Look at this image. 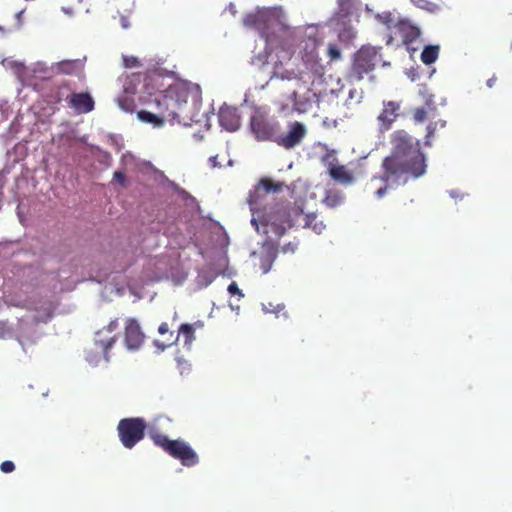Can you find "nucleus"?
I'll return each instance as SVG.
<instances>
[{"mask_svg":"<svg viewBox=\"0 0 512 512\" xmlns=\"http://www.w3.org/2000/svg\"><path fill=\"white\" fill-rule=\"evenodd\" d=\"M251 223L260 232L261 225L263 233L270 232L276 237H281L287 229L293 226H310L315 220L314 215H304L303 210L297 206H290L289 203H277L270 207H261L252 212Z\"/></svg>","mask_w":512,"mask_h":512,"instance_id":"nucleus-2","label":"nucleus"},{"mask_svg":"<svg viewBox=\"0 0 512 512\" xmlns=\"http://www.w3.org/2000/svg\"><path fill=\"white\" fill-rule=\"evenodd\" d=\"M306 57H307L306 61L310 63L311 69L314 70L315 73H320L321 70H322V67L318 63V61L316 60V53H315V51L308 52Z\"/></svg>","mask_w":512,"mask_h":512,"instance_id":"nucleus-26","label":"nucleus"},{"mask_svg":"<svg viewBox=\"0 0 512 512\" xmlns=\"http://www.w3.org/2000/svg\"><path fill=\"white\" fill-rule=\"evenodd\" d=\"M81 67L79 60H63L57 64V68L64 74H74Z\"/></svg>","mask_w":512,"mask_h":512,"instance_id":"nucleus-23","label":"nucleus"},{"mask_svg":"<svg viewBox=\"0 0 512 512\" xmlns=\"http://www.w3.org/2000/svg\"><path fill=\"white\" fill-rule=\"evenodd\" d=\"M52 315L53 308L52 305L49 303L48 306L45 308L44 312L36 317V321L46 323L52 318Z\"/></svg>","mask_w":512,"mask_h":512,"instance_id":"nucleus-28","label":"nucleus"},{"mask_svg":"<svg viewBox=\"0 0 512 512\" xmlns=\"http://www.w3.org/2000/svg\"><path fill=\"white\" fill-rule=\"evenodd\" d=\"M299 242L294 240L290 241L283 246H281V252L284 254H294L296 250L298 249Z\"/></svg>","mask_w":512,"mask_h":512,"instance_id":"nucleus-29","label":"nucleus"},{"mask_svg":"<svg viewBox=\"0 0 512 512\" xmlns=\"http://www.w3.org/2000/svg\"><path fill=\"white\" fill-rule=\"evenodd\" d=\"M123 62L126 68L138 67L140 65L139 60L134 56H124Z\"/></svg>","mask_w":512,"mask_h":512,"instance_id":"nucleus-35","label":"nucleus"},{"mask_svg":"<svg viewBox=\"0 0 512 512\" xmlns=\"http://www.w3.org/2000/svg\"><path fill=\"white\" fill-rule=\"evenodd\" d=\"M268 20L269 17L266 13L258 11L255 13L247 14L243 18V24L248 28L257 29L260 32L261 37L265 38L266 41H269V36L265 32Z\"/></svg>","mask_w":512,"mask_h":512,"instance_id":"nucleus-17","label":"nucleus"},{"mask_svg":"<svg viewBox=\"0 0 512 512\" xmlns=\"http://www.w3.org/2000/svg\"><path fill=\"white\" fill-rule=\"evenodd\" d=\"M144 341V334L136 320L129 319L125 327V344L128 349H139Z\"/></svg>","mask_w":512,"mask_h":512,"instance_id":"nucleus-15","label":"nucleus"},{"mask_svg":"<svg viewBox=\"0 0 512 512\" xmlns=\"http://www.w3.org/2000/svg\"><path fill=\"white\" fill-rule=\"evenodd\" d=\"M160 76L149 78L146 84V89L149 90V85L152 82H158ZM149 96L144 98V102L148 105V110H141L137 113L139 120L145 123H150L155 127H160L164 124L165 120H172L168 111H165V106L160 102L158 103V96L156 93L147 91Z\"/></svg>","mask_w":512,"mask_h":512,"instance_id":"nucleus-5","label":"nucleus"},{"mask_svg":"<svg viewBox=\"0 0 512 512\" xmlns=\"http://www.w3.org/2000/svg\"><path fill=\"white\" fill-rule=\"evenodd\" d=\"M153 443L162 448L168 455L180 461L185 467H192L199 463V457L194 449L185 441L170 440L166 435L155 430L149 432Z\"/></svg>","mask_w":512,"mask_h":512,"instance_id":"nucleus-3","label":"nucleus"},{"mask_svg":"<svg viewBox=\"0 0 512 512\" xmlns=\"http://www.w3.org/2000/svg\"><path fill=\"white\" fill-rule=\"evenodd\" d=\"M395 33L398 34L402 43L406 46L415 42L421 35L420 28L409 20L399 19L394 25Z\"/></svg>","mask_w":512,"mask_h":512,"instance_id":"nucleus-11","label":"nucleus"},{"mask_svg":"<svg viewBox=\"0 0 512 512\" xmlns=\"http://www.w3.org/2000/svg\"><path fill=\"white\" fill-rule=\"evenodd\" d=\"M355 36L356 32L352 27L344 28L339 31V38L341 40H352Z\"/></svg>","mask_w":512,"mask_h":512,"instance_id":"nucleus-31","label":"nucleus"},{"mask_svg":"<svg viewBox=\"0 0 512 512\" xmlns=\"http://www.w3.org/2000/svg\"><path fill=\"white\" fill-rule=\"evenodd\" d=\"M338 12L337 19L345 23V19L354 13L355 7L353 0H337Z\"/></svg>","mask_w":512,"mask_h":512,"instance_id":"nucleus-21","label":"nucleus"},{"mask_svg":"<svg viewBox=\"0 0 512 512\" xmlns=\"http://www.w3.org/2000/svg\"><path fill=\"white\" fill-rule=\"evenodd\" d=\"M66 100L69 107L78 114L89 113L94 109V100L88 92L71 93Z\"/></svg>","mask_w":512,"mask_h":512,"instance_id":"nucleus-12","label":"nucleus"},{"mask_svg":"<svg viewBox=\"0 0 512 512\" xmlns=\"http://www.w3.org/2000/svg\"><path fill=\"white\" fill-rule=\"evenodd\" d=\"M194 327L193 325L191 324H188V323H185V324H182L179 328H178V332L177 334H174V332H170L169 334V337L167 339V342L166 343H162L160 341H155L154 344L155 346L160 350V351H164L166 348L174 345L177 343V341L179 340V336L180 335H183L185 337V344H191L192 341L194 340Z\"/></svg>","mask_w":512,"mask_h":512,"instance_id":"nucleus-13","label":"nucleus"},{"mask_svg":"<svg viewBox=\"0 0 512 512\" xmlns=\"http://www.w3.org/2000/svg\"><path fill=\"white\" fill-rule=\"evenodd\" d=\"M497 81V77L495 75H493L491 78H489L486 82V85L489 87V88H492L495 83Z\"/></svg>","mask_w":512,"mask_h":512,"instance_id":"nucleus-40","label":"nucleus"},{"mask_svg":"<svg viewBox=\"0 0 512 512\" xmlns=\"http://www.w3.org/2000/svg\"><path fill=\"white\" fill-rule=\"evenodd\" d=\"M286 187L284 182L276 181L270 177H262L248 196L251 211L255 212L259 210L268 194L281 193Z\"/></svg>","mask_w":512,"mask_h":512,"instance_id":"nucleus-9","label":"nucleus"},{"mask_svg":"<svg viewBox=\"0 0 512 512\" xmlns=\"http://www.w3.org/2000/svg\"><path fill=\"white\" fill-rule=\"evenodd\" d=\"M249 127L257 141L274 142L276 134L280 130L279 122L271 119L268 114L261 109H256L252 113Z\"/></svg>","mask_w":512,"mask_h":512,"instance_id":"nucleus-7","label":"nucleus"},{"mask_svg":"<svg viewBox=\"0 0 512 512\" xmlns=\"http://www.w3.org/2000/svg\"><path fill=\"white\" fill-rule=\"evenodd\" d=\"M427 115H428L427 110L424 107L416 108L413 111V120L416 123H422L427 119Z\"/></svg>","mask_w":512,"mask_h":512,"instance_id":"nucleus-27","label":"nucleus"},{"mask_svg":"<svg viewBox=\"0 0 512 512\" xmlns=\"http://www.w3.org/2000/svg\"><path fill=\"white\" fill-rule=\"evenodd\" d=\"M113 180L119 183L122 187L126 188L128 186V181L125 174L121 171H115L113 174Z\"/></svg>","mask_w":512,"mask_h":512,"instance_id":"nucleus-34","label":"nucleus"},{"mask_svg":"<svg viewBox=\"0 0 512 512\" xmlns=\"http://www.w3.org/2000/svg\"><path fill=\"white\" fill-rule=\"evenodd\" d=\"M390 144V154L381 163V174L367 183L368 190L377 199L384 198L393 185L406 184L427 172V159L420 140L399 129L390 135Z\"/></svg>","mask_w":512,"mask_h":512,"instance_id":"nucleus-1","label":"nucleus"},{"mask_svg":"<svg viewBox=\"0 0 512 512\" xmlns=\"http://www.w3.org/2000/svg\"><path fill=\"white\" fill-rule=\"evenodd\" d=\"M381 48L373 46H362L354 55L352 64V76L356 80L372 72L376 64L381 60Z\"/></svg>","mask_w":512,"mask_h":512,"instance_id":"nucleus-8","label":"nucleus"},{"mask_svg":"<svg viewBox=\"0 0 512 512\" xmlns=\"http://www.w3.org/2000/svg\"><path fill=\"white\" fill-rule=\"evenodd\" d=\"M118 327V323L116 320L114 321H111L106 328H104L103 330H100L96 333V339H95V342L97 345H99V347L102 349V351L104 352V354L106 355L108 350L114 345V343L116 342V336H110L108 338H101V335L103 334V332L106 330L107 332L109 333H112L113 331H115Z\"/></svg>","mask_w":512,"mask_h":512,"instance_id":"nucleus-20","label":"nucleus"},{"mask_svg":"<svg viewBox=\"0 0 512 512\" xmlns=\"http://www.w3.org/2000/svg\"><path fill=\"white\" fill-rule=\"evenodd\" d=\"M190 88L184 83H175L163 91L155 92L158 96V103L165 106V111L171 115V119L177 117L178 111L187 103L190 96Z\"/></svg>","mask_w":512,"mask_h":512,"instance_id":"nucleus-4","label":"nucleus"},{"mask_svg":"<svg viewBox=\"0 0 512 512\" xmlns=\"http://www.w3.org/2000/svg\"><path fill=\"white\" fill-rule=\"evenodd\" d=\"M219 124L227 131L234 132L240 127V116L236 108L224 106L218 113Z\"/></svg>","mask_w":512,"mask_h":512,"instance_id":"nucleus-16","label":"nucleus"},{"mask_svg":"<svg viewBox=\"0 0 512 512\" xmlns=\"http://www.w3.org/2000/svg\"><path fill=\"white\" fill-rule=\"evenodd\" d=\"M158 332H159V334H161V335H165V334H167V333H169V334H170V332H171V331H169V325H168V323H166V322L161 323V324L159 325V327H158Z\"/></svg>","mask_w":512,"mask_h":512,"instance_id":"nucleus-39","label":"nucleus"},{"mask_svg":"<svg viewBox=\"0 0 512 512\" xmlns=\"http://www.w3.org/2000/svg\"><path fill=\"white\" fill-rule=\"evenodd\" d=\"M290 99L293 101L294 109L299 113L307 112L312 106L311 101L308 98H299L296 91L292 92Z\"/></svg>","mask_w":512,"mask_h":512,"instance_id":"nucleus-24","label":"nucleus"},{"mask_svg":"<svg viewBox=\"0 0 512 512\" xmlns=\"http://www.w3.org/2000/svg\"><path fill=\"white\" fill-rule=\"evenodd\" d=\"M306 135V126L299 121H293L288 124V131L286 133L277 132L274 143L286 150H290L300 145Z\"/></svg>","mask_w":512,"mask_h":512,"instance_id":"nucleus-10","label":"nucleus"},{"mask_svg":"<svg viewBox=\"0 0 512 512\" xmlns=\"http://www.w3.org/2000/svg\"><path fill=\"white\" fill-rule=\"evenodd\" d=\"M325 202L329 206H336L340 202V197L337 194L334 195H328L325 198Z\"/></svg>","mask_w":512,"mask_h":512,"instance_id":"nucleus-37","label":"nucleus"},{"mask_svg":"<svg viewBox=\"0 0 512 512\" xmlns=\"http://www.w3.org/2000/svg\"><path fill=\"white\" fill-rule=\"evenodd\" d=\"M228 292L231 294V295H242L240 289L238 288L237 284L235 282H232L229 286H228Z\"/></svg>","mask_w":512,"mask_h":512,"instance_id":"nucleus-38","label":"nucleus"},{"mask_svg":"<svg viewBox=\"0 0 512 512\" xmlns=\"http://www.w3.org/2000/svg\"><path fill=\"white\" fill-rule=\"evenodd\" d=\"M399 110L400 103L396 101L383 102V109L377 117L382 131L390 129L391 125L399 116Z\"/></svg>","mask_w":512,"mask_h":512,"instance_id":"nucleus-14","label":"nucleus"},{"mask_svg":"<svg viewBox=\"0 0 512 512\" xmlns=\"http://www.w3.org/2000/svg\"><path fill=\"white\" fill-rule=\"evenodd\" d=\"M328 56L332 61L339 60L341 58V51L335 44H329Z\"/></svg>","mask_w":512,"mask_h":512,"instance_id":"nucleus-33","label":"nucleus"},{"mask_svg":"<svg viewBox=\"0 0 512 512\" xmlns=\"http://www.w3.org/2000/svg\"><path fill=\"white\" fill-rule=\"evenodd\" d=\"M146 421L140 417L123 418L118 422L117 432L122 445L132 449L145 437Z\"/></svg>","mask_w":512,"mask_h":512,"instance_id":"nucleus-6","label":"nucleus"},{"mask_svg":"<svg viewBox=\"0 0 512 512\" xmlns=\"http://www.w3.org/2000/svg\"><path fill=\"white\" fill-rule=\"evenodd\" d=\"M440 47L438 45H427L424 47L420 59L426 65L436 62L439 57Z\"/></svg>","mask_w":512,"mask_h":512,"instance_id":"nucleus-22","label":"nucleus"},{"mask_svg":"<svg viewBox=\"0 0 512 512\" xmlns=\"http://www.w3.org/2000/svg\"><path fill=\"white\" fill-rule=\"evenodd\" d=\"M427 132H426V135H425V146H428L430 147L432 145L431 143V138L434 136V133L436 131V123H430L428 126H427Z\"/></svg>","mask_w":512,"mask_h":512,"instance_id":"nucleus-32","label":"nucleus"},{"mask_svg":"<svg viewBox=\"0 0 512 512\" xmlns=\"http://www.w3.org/2000/svg\"><path fill=\"white\" fill-rule=\"evenodd\" d=\"M23 13H24L23 11L16 13V18L18 20L19 25L21 24V19H22Z\"/></svg>","mask_w":512,"mask_h":512,"instance_id":"nucleus-41","label":"nucleus"},{"mask_svg":"<svg viewBox=\"0 0 512 512\" xmlns=\"http://www.w3.org/2000/svg\"><path fill=\"white\" fill-rule=\"evenodd\" d=\"M310 215H314L315 216V220L312 221L311 225L310 226H307V228H312V230L317 233V234H321L322 231L325 229V225L324 223L321 221V220H318L317 218V215L314 214V213H311ZM306 228V226H304Z\"/></svg>","mask_w":512,"mask_h":512,"instance_id":"nucleus-30","label":"nucleus"},{"mask_svg":"<svg viewBox=\"0 0 512 512\" xmlns=\"http://www.w3.org/2000/svg\"><path fill=\"white\" fill-rule=\"evenodd\" d=\"M0 470L6 474L11 473L15 470V464L10 460L3 461L0 465Z\"/></svg>","mask_w":512,"mask_h":512,"instance_id":"nucleus-36","label":"nucleus"},{"mask_svg":"<svg viewBox=\"0 0 512 512\" xmlns=\"http://www.w3.org/2000/svg\"><path fill=\"white\" fill-rule=\"evenodd\" d=\"M278 249L271 241H266L263 246V253L260 257V269L263 274L268 273L277 257Z\"/></svg>","mask_w":512,"mask_h":512,"instance_id":"nucleus-18","label":"nucleus"},{"mask_svg":"<svg viewBox=\"0 0 512 512\" xmlns=\"http://www.w3.org/2000/svg\"><path fill=\"white\" fill-rule=\"evenodd\" d=\"M329 176L336 182L344 185H350L355 181L353 173L344 165L330 164L328 168Z\"/></svg>","mask_w":512,"mask_h":512,"instance_id":"nucleus-19","label":"nucleus"},{"mask_svg":"<svg viewBox=\"0 0 512 512\" xmlns=\"http://www.w3.org/2000/svg\"><path fill=\"white\" fill-rule=\"evenodd\" d=\"M416 7L429 13H437L440 11V5L430 0H410Z\"/></svg>","mask_w":512,"mask_h":512,"instance_id":"nucleus-25","label":"nucleus"}]
</instances>
